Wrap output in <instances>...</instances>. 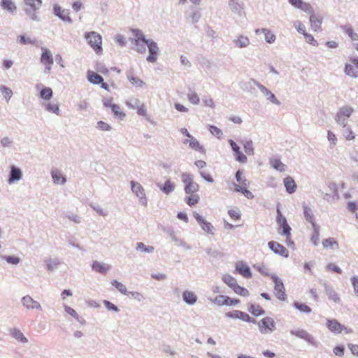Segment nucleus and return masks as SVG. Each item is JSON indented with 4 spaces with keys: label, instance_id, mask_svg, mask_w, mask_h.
I'll list each match as a JSON object with an SVG mask.
<instances>
[{
    "label": "nucleus",
    "instance_id": "5fc2aeb1",
    "mask_svg": "<svg viewBox=\"0 0 358 358\" xmlns=\"http://www.w3.org/2000/svg\"><path fill=\"white\" fill-rule=\"evenodd\" d=\"M344 31L352 41L358 40V34L350 27H345Z\"/></svg>",
    "mask_w": 358,
    "mask_h": 358
},
{
    "label": "nucleus",
    "instance_id": "bb28decb",
    "mask_svg": "<svg viewBox=\"0 0 358 358\" xmlns=\"http://www.w3.org/2000/svg\"><path fill=\"white\" fill-rule=\"evenodd\" d=\"M185 143H189V147L196 151H199L200 152H204L203 147L201 145L199 142L192 136L190 138V140H186Z\"/></svg>",
    "mask_w": 358,
    "mask_h": 358
},
{
    "label": "nucleus",
    "instance_id": "a878e982",
    "mask_svg": "<svg viewBox=\"0 0 358 358\" xmlns=\"http://www.w3.org/2000/svg\"><path fill=\"white\" fill-rule=\"evenodd\" d=\"M92 267L94 271L100 273H106L110 269L109 265L99 262H94Z\"/></svg>",
    "mask_w": 358,
    "mask_h": 358
},
{
    "label": "nucleus",
    "instance_id": "473e14b6",
    "mask_svg": "<svg viewBox=\"0 0 358 358\" xmlns=\"http://www.w3.org/2000/svg\"><path fill=\"white\" fill-rule=\"evenodd\" d=\"M175 189V185L170 180H167L163 186L160 187V189L165 193L166 194H169L172 192Z\"/></svg>",
    "mask_w": 358,
    "mask_h": 358
},
{
    "label": "nucleus",
    "instance_id": "3c124183",
    "mask_svg": "<svg viewBox=\"0 0 358 358\" xmlns=\"http://www.w3.org/2000/svg\"><path fill=\"white\" fill-rule=\"evenodd\" d=\"M272 280L275 285L274 288L275 291H282L285 289L284 285L279 278L277 276H273Z\"/></svg>",
    "mask_w": 358,
    "mask_h": 358
},
{
    "label": "nucleus",
    "instance_id": "338daca9",
    "mask_svg": "<svg viewBox=\"0 0 358 358\" xmlns=\"http://www.w3.org/2000/svg\"><path fill=\"white\" fill-rule=\"evenodd\" d=\"M137 113L138 115L143 117L147 116V109L144 104H140L137 108Z\"/></svg>",
    "mask_w": 358,
    "mask_h": 358
},
{
    "label": "nucleus",
    "instance_id": "2eb2a0df",
    "mask_svg": "<svg viewBox=\"0 0 358 358\" xmlns=\"http://www.w3.org/2000/svg\"><path fill=\"white\" fill-rule=\"evenodd\" d=\"M54 13L55 15L58 16L60 19H62L64 21L68 22H71V19L69 16V10L63 9L61 6L58 5H55Z\"/></svg>",
    "mask_w": 358,
    "mask_h": 358
},
{
    "label": "nucleus",
    "instance_id": "680f3d73",
    "mask_svg": "<svg viewBox=\"0 0 358 358\" xmlns=\"http://www.w3.org/2000/svg\"><path fill=\"white\" fill-rule=\"evenodd\" d=\"M97 128L101 131H109L111 129V127L103 121H99L97 122Z\"/></svg>",
    "mask_w": 358,
    "mask_h": 358
},
{
    "label": "nucleus",
    "instance_id": "e2e57ef3",
    "mask_svg": "<svg viewBox=\"0 0 358 358\" xmlns=\"http://www.w3.org/2000/svg\"><path fill=\"white\" fill-rule=\"evenodd\" d=\"M137 250H141L144 252H152L154 248L152 246L146 247L143 243H138L136 246Z\"/></svg>",
    "mask_w": 358,
    "mask_h": 358
},
{
    "label": "nucleus",
    "instance_id": "dca6fc26",
    "mask_svg": "<svg viewBox=\"0 0 358 358\" xmlns=\"http://www.w3.org/2000/svg\"><path fill=\"white\" fill-rule=\"evenodd\" d=\"M22 303L27 308L41 310V306L39 303L34 300L30 296L27 295L22 299Z\"/></svg>",
    "mask_w": 358,
    "mask_h": 358
},
{
    "label": "nucleus",
    "instance_id": "72a5a7b5",
    "mask_svg": "<svg viewBox=\"0 0 358 358\" xmlns=\"http://www.w3.org/2000/svg\"><path fill=\"white\" fill-rule=\"evenodd\" d=\"M293 306L296 309L303 313H310L312 311L311 308L308 306L298 301H295L293 303Z\"/></svg>",
    "mask_w": 358,
    "mask_h": 358
},
{
    "label": "nucleus",
    "instance_id": "cd10ccee",
    "mask_svg": "<svg viewBox=\"0 0 358 358\" xmlns=\"http://www.w3.org/2000/svg\"><path fill=\"white\" fill-rule=\"evenodd\" d=\"M182 299L188 305H193L197 301V296L194 292H182Z\"/></svg>",
    "mask_w": 358,
    "mask_h": 358
},
{
    "label": "nucleus",
    "instance_id": "393cba45",
    "mask_svg": "<svg viewBox=\"0 0 358 358\" xmlns=\"http://www.w3.org/2000/svg\"><path fill=\"white\" fill-rule=\"evenodd\" d=\"M322 245L326 249L337 250L339 248L338 242L332 237L324 239L322 241Z\"/></svg>",
    "mask_w": 358,
    "mask_h": 358
},
{
    "label": "nucleus",
    "instance_id": "7ed1b4c3",
    "mask_svg": "<svg viewBox=\"0 0 358 358\" xmlns=\"http://www.w3.org/2000/svg\"><path fill=\"white\" fill-rule=\"evenodd\" d=\"M181 180L184 184V190L186 194L196 193L199 190V184L194 180L193 176L190 173H182Z\"/></svg>",
    "mask_w": 358,
    "mask_h": 358
},
{
    "label": "nucleus",
    "instance_id": "c9c22d12",
    "mask_svg": "<svg viewBox=\"0 0 358 358\" xmlns=\"http://www.w3.org/2000/svg\"><path fill=\"white\" fill-rule=\"evenodd\" d=\"M18 42L22 45H33L35 44L36 40L34 38L27 37L21 35L17 37Z\"/></svg>",
    "mask_w": 358,
    "mask_h": 358
},
{
    "label": "nucleus",
    "instance_id": "de8ad7c7",
    "mask_svg": "<svg viewBox=\"0 0 358 358\" xmlns=\"http://www.w3.org/2000/svg\"><path fill=\"white\" fill-rule=\"evenodd\" d=\"M131 31L132 32L134 38L131 40V41H138L139 40L144 41L145 39V35L142 32V31L139 29H131Z\"/></svg>",
    "mask_w": 358,
    "mask_h": 358
},
{
    "label": "nucleus",
    "instance_id": "774afa93",
    "mask_svg": "<svg viewBox=\"0 0 358 358\" xmlns=\"http://www.w3.org/2000/svg\"><path fill=\"white\" fill-rule=\"evenodd\" d=\"M244 150L246 154L252 155L253 153V146L251 141H248L244 144Z\"/></svg>",
    "mask_w": 358,
    "mask_h": 358
},
{
    "label": "nucleus",
    "instance_id": "58836bf2",
    "mask_svg": "<svg viewBox=\"0 0 358 358\" xmlns=\"http://www.w3.org/2000/svg\"><path fill=\"white\" fill-rule=\"evenodd\" d=\"M271 166L279 171H284L285 170V166L281 162L279 159H273L271 160Z\"/></svg>",
    "mask_w": 358,
    "mask_h": 358
},
{
    "label": "nucleus",
    "instance_id": "ddd939ff",
    "mask_svg": "<svg viewBox=\"0 0 358 358\" xmlns=\"http://www.w3.org/2000/svg\"><path fill=\"white\" fill-rule=\"evenodd\" d=\"M269 248L275 254H278L283 257L289 256L288 250L282 245L275 241H270L268 243Z\"/></svg>",
    "mask_w": 358,
    "mask_h": 358
},
{
    "label": "nucleus",
    "instance_id": "6ab92c4d",
    "mask_svg": "<svg viewBox=\"0 0 358 358\" xmlns=\"http://www.w3.org/2000/svg\"><path fill=\"white\" fill-rule=\"evenodd\" d=\"M194 217L196 220L201 228L208 233H211L213 230V225L206 222L199 214L197 213H194Z\"/></svg>",
    "mask_w": 358,
    "mask_h": 358
},
{
    "label": "nucleus",
    "instance_id": "79ce46f5",
    "mask_svg": "<svg viewBox=\"0 0 358 358\" xmlns=\"http://www.w3.org/2000/svg\"><path fill=\"white\" fill-rule=\"evenodd\" d=\"M345 72L348 76L351 77H357L358 73L357 70L354 67V66L350 64H345Z\"/></svg>",
    "mask_w": 358,
    "mask_h": 358
},
{
    "label": "nucleus",
    "instance_id": "8fccbe9b",
    "mask_svg": "<svg viewBox=\"0 0 358 358\" xmlns=\"http://www.w3.org/2000/svg\"><path fill=\"white\" fill-rule=\"evenodd\" d=\"M208 129L210 132L217 138H221L223 136V133L220 129L217 127L216 126L209 125Z\"/></svg>",
    "mask_w": 358,
    "mask_h": 358
},
{
    "label": "nucleus",
    "instance_id": "c756f323",
    "mask_svg": "<svg viewBox=\"0 0 358 358\" xmlns=\"http://www.w3.org/2000/svg\"><path fill=\"white\" fill-rule=\"evenodd\" d=\"M22 177V173L20 169L15 166H11L10 176L8 180L9 183H12L15 180H19Z\"/></svg>",
    "mask_w": 358,
    "mask_h": 358
},
{
    "label": "nucleus",
    "instance_id": "f704fd0d",
    "mask_svg": "<svg viewBox=\"0 0 358 358\" xmlns=\"http://www.w3.org/2000/svg\"><path fill=\"white\" fill-rule=\"evenodd\" d=\"M130 299L136 301L137 302L143 301L145 297L141 292H123Z\"/></svg>",
    "mask_w": 358,
    "mask_h": 358
},
{
    "label": "nucleus",
    "instance_id": "603ef678",
    "mask_svg": "<svg viewBox=\"0 0 358 358\" xmlns=\"http://www.w3.org/2000/svg\"><path fill=\"white\" fill-rule=\"evenodd\" d=\"M228 214L234 220H238L241 218V213L237 208L229 210Z\"/></svg>",
    "mask_w": 358,
    "mask_h": 358
},
{
    "label": "nucleus",
    "instance_id": "4468645a",
    "mask_svg": "<svg viewBox=\"0 0 358 358\" xmlns=\"http://www.w3.org/2000/svg\"><path fill=\"white\" fill-rule=\"evenodd\" d=\"M132 192L141 199L143 205H146V199L143 187L138 182H131Z\"/></svg>",
    "mask_w": 358,
    "mask_h": 358
},
{
    "label": "nucleus",
    "instance_id": "69168bd1",
    "mask_svg": "<svg viewBox=\"0 0 358 358\" xmlns=\"http://www.w3.org/2000/svg\"><path fill=\"white\" fill-rule=\"evenodd\" d=\"M226 300H227V299H226V296L219 295L215 297L214 302L219 306H224L226 303Z\"/></svg>",
    "mask_w": 358,
    "mask_h": 358
},
{
    "label": "nucleus",
    "instance_id": "ea45409f",
    "mask_svg": "<svg viewBox=\"0 0 358 358\" xmlns=\"http://www.w3.org/2000/svg\"><path fill=\"white\" fill-rule=\"evenodd\" d=\"M229 6L234 12L241 13L243 10V3L238 2L237 0H230Z\"/></svg>",
    "mask_w": 358,
    "mask_h": 358
},
{
    "label": "nucleus",
    "instance_id": "37998d69",
    "mask_svg": "<svg viewBox=\"0 0 358 358\" xmlns=\"http://www.w3.org/2000/svg\"><path fill=\"white\" fill-rule=\"evenodd\" d=\"M40 96L42 99L48 100L52 96V90L50 87H44L40 92Z\"/></svg>",
    "mask_w": 358,
    "mask_h": 358
},
{
    "label": "nucleus",
    "instance_id": "6e6d98bb",
    "mask_svg": "<svg viewBox=\"0 0 358 358\" xmlns=\"http://www.w3.org/2000/svg\"><path fill=\"white\" fill-rule=\"evenodd\" d=\"M259 89L262 90V92H264L265 94H266L267 96H269V99L273 102V103H278V100L276 99L275 95L273 94H272L269 90H268L265 87H264L263 85H260L259 86Z\"/></svg>",
    "mask_w": 358,
    "mask_h": 358
},
{
    "label": "nucleus",
    "instance_id": "09e8293b",
    "mask_svg": "<svg viewBox=\"0 0 358 358\" xmlns=\"http://www.w3.org/2000/svg\"><path fill=\"white\" fill-rule=\"evenodd\" d=\"M250 40L248 37L241 36L236 41V44L240 48H244L249 45Z\"/></svg>",
    "mask_w": 358,
    "mask_h": 358
},
{
    "label": "nucleus",
    "instance_id": "39448f33",
    "mask_svg": "<svg viewBox=\"0 0 358 358\" xmlns=\"http://www.w3.org/2000/svg\"><path fill=\"white\" fill-rule=\"evenodd\" d=\"M259 329L261 334H267L272 333L275 329V323L273 318L266 317L258 322Z\"/></svg>",
    "mask_w": 358,
    "mask_h": 358
},
{
    "label": "nucleus",
    "instance_id": "e433bc0d",
    "mask_svg": "<svg viewBox=\"0 0 358 358\" xmlns=\"http://www.w3.org/2000/svg\"><path fill=\"white\" fill-rule=\"evenodd\" d=\"M128 79L130 83L136 87H143L145 85L143 80L133 75L128 76Z\"/></svg>",
    "mask_w": 358,
    "mask_h": 358
},
{
    "label": "nucleus",
    "instance_id": "864d4df0",
    "mask_svg": "<svg viewBox=\"0 0 358 358\" xmlns=\"http://www.w3.org/2000/svg\"><path fill=\"white\" fill-rule=\"evenodd\" d=\"M299 9L309 14L310 15L314 13L313 6L309 3L306 2H303Z\"/></svg>",
    "mask_w": 358,
    "mask_h": 358
},
{
    "label": "nucleus",
    "instance_id": "7c9ffc66",
    "mask_svg": "<svg viewBox=\"0 0 358 358\" xmlns=\"http://www.w3.org/2000/svg\"><path fill=\"white\" fill-rule=\"evenodd\" d=\"M189 195L185 198L186 203L189 206H193L199 202L200 196L196 193L189 194Z\"/></svg>",
    "mask_w": 358,
    "mask_h": 358
},
{
    "label": "nucleus",
    "instance_id": "412c9836",
    "mask_svg": "<svg viewBox=\"0 0 358 358\" xmlns=\"http://www.w3.org/2000/svg\"><path fill=\"white\" fill-rule=\"evenodd\" d=\"M151 40L144 41H131L132 44L134 45V50L138 53L143 54L146 51V47L148 46V42H150Z\"/></svg>",
    "mask_w": 358,
    "mask_h": 358
},
{
    "label": "nucleus",
    "instance_id": "423d86ee",
    "mask_svg": "<svg viewBox=\"0 0 358 358\" xmlns=\"http://www.w3.org/2000/svg\"><path fill=\"white\" fill-rule=\"evenodd\" d=\"M326 325L328 329L334 334H340L342 331H345V334H351L352 332L351 329H348L342 325L335 319L327 320Z\"/></svg>",
    "mask_w": 358,
    "mask_h": 358
},
{
    "label": "nucleus",
    "instance_id": "aec40b11",
    "mask_svg": "<svg viewBox=\"0 0 358 358\" xmlns=\"http://www.w3.org/2000/svg\"><path fill=\"white\" fill-rule=\"evenodd\" d=\"M255 33L257 34H264L265 40L268 43H272L275 41V36L268 29H257Z\"/></svg>",
    "mask_w": 358,
    "mask_h": 358
},
{
    "label": "nucleus",
    "instance_id": "4c0bfd02",
    "mask_svg": "<svg viewBox=\"0 0 358 358\" xmlns=\"http://www.w3.org/2000/svg\"><path fill=\"white\" fill-rule=\"evenodd\" d=\"M52 177L55 183L64 184L66 182L65 178L60 172L57 171H54L52 172Z\"/></svg>",
    "mask_w": 358,
    "mask_h": 358
},
{
    "label": "nucleus",
    "instance_id": "c85d7f7f",
    "mask_svg": "<svg viewBox=\"0 0 358 358\" xmlns=\"http://www.w3.org/2000/svg\"><path fill=\"white\" fill-rule=\"evenodd\" d=\"M1 6L10 13H13L17 9L15 3L12 0H1Z\"/></svg>",
    "mask_w": 358,
    "mask_h": 358
},
{
    "label": "nucleus",
    "instance_id": "5701e85b",
    "mask_svg": "<svg viewBox=\"0 0 358 358\" xmlns=\"http://www.w3.org/2000/svg\"><path fill=\"white\" fill-rule=\"evenodd\" d=\"M284 185L286 188V190L288 193L292 194L296 191V185L294 180L290 177L287 176L284 179Z\"/></svg>",
    "mask_w": 358,
    "mask_h": 358
},
{
    "label": "nucleus",
    "instance_id": "0eeeda50",
    "mask_svg": "<svg viewBox=\"0 0 358 358\" xmlns=\"http://www.w3.org/2000/svg\"><path fill=\"white\" fill-rule=\"evenodd\" d=\"M354 110L352 107L345 106L340 108L336 116V121L337 123L345 127V121L349 118Z\"/></svg>",
    "mask_w": 358,
    "mask_h": 358
},
{
    "label": "nucleus",
    "instance_id": "20e7f679",
    "mask_svg": "<svg viewBox=\"0 0 358 358\" xmlns=\"http://www.w3.org/2000/svg\"><path fill=\"white\" fill-rule=\"evenodd\" d=\"M26 6L25 12L33 20H38L36 11L42 5V0H24Z\"/></svg>",
    "mask_w": 358,
    "mask_h": 358
},
{
    "label": "nucleus",
    "instance_id": "a211bd4d",
    "mask_svg": "<svg viewBox=\"0 0 358 358\" xmlns=\"http://www.w3.org/2000/svg\"><path fill=\"white\" fill-rule=\"evenodd\" d=\"M223 280L231 289H234V291H245L244 288L238 285L236 280L229 275H224Z\"/></svg>",
    "mask_w": 358,
    "mask_h": 358
},
{
    "label": "nucleus",
    "instance_id": "bf43d9fd",
    "mask_svg": "<svg viewBox=\"0 0 358 358\" xmlns=\"http://www.w3.org/2000/svg\"><path fill=\"white\" fill-rule=\"evenodd\" d=\"M0 91L1 92L4 98L7 100L10 99L13 94L11 90L3 85L0 86Z\"/></svg>",
    "mask_w": 358,
    "mask_h": 358
},
{
    "label": "nucleus",
    "instance_id": "f3484780",
    "mask_svg": "<svg viewBox=\"0 0 358 358\" xmlns=\"http://www.w3.org/2000/svg\"><path fill=\"white\" fill-rule=\"evenodd\" d=\"M310 23L311 28L315 31L321 30V24L322 23V17L320 15L315 14L313 13L310 15Z\"/></svg>",
    "mask_w": 358,
    "mask_h": 358
},
{
    "label": "nucleus",
    "instance_id": "f03ea898",
    "mask_svg": "<svg viewBox=\"0 0 358 358\" xmlns=\"http://www.w3.org/2000/svg\"><path fill=\"white\" fill-rule=\"evenodd\" d=\"M84 38L97 55L102 54V37L99 33L94 31H88L84 34Z\"/></svg>",
    "mask_w": 358,
    "mask_h": 358
},
{
    "label": "nucleus",
    "instance_id": "1a4fd4ad",
    "mask_svg": "<svg viewBox=\"0 0 358 358\" xmlns=\"http://www.w3.org/2000/svg\"><path fill=\"white\" fill-rule=\"evenodd\" d=\"M235 273L239 274L245 278H251L252 275L249 266L243 261L235 263Z\"/></svg>",
    "mask_w": 358,
    "mask_h": 358
},
{
    "label": "nucleus",
    "instance_id": "f257e3e1",
    "mask_svg": "<svg viewBox=\"0 0 358 358\" xmlns=\"http://www.w3.org/2000/svg\"><path fill=\"white\" fill-rule=\"evenodd\" d=\"M236 179L238 184H234V190L237 192H241L248 199H252L254 195L248 189L250 182L243 176L242 171H238L236 173Z\"/></svg>",
    "mask_w": 358,
    "mask_h": 358
},
{
    "label": "nucleus",
    "instance_id": "4be33fe9",
    "mask_svg": "<svg viewBox=\"0 0 358 358\" xmlns=\"http://www.w3.org/2000/svg\"><path fill=\"white\" fill-rule=\"evenodd\" d=\"M9 332L10 336L15 338L17 341L21 342L22 343L28 342L27 338L24 336L22 332L19 329L10 328L9 329Z\"/></svg>",
    "mask_w": 358,
    "mask_h": 358
},
{
    "label": "nucleus",
    "instance_id": "6e6552de",
    "mask_svg": "<svg viewBox=\"0 0 358 358\" xmlns=\"http://www.w3.org/2000/svg\"><path fill=\"white\" fill-rule=\"evenodd\" d=\"M290 334L293 336H295L299 338L303 339L307 341L310 345L317 347L318 343L315 341V338L310 334L307 331L304 329H293L290 331Z\"/></svg>",
    "mask_w": 358,
    "mask_h": 358
},
{
    "label": "nucleus",
    "instance_id": "b1692460",
    "mask_svg": "<svg viewBox=\"0 0 358 358\" xmlns=\"http://www.w3.org/2000/svg\"><path fill=\"white\" fill-rule=\"evenodd\" d=\"M280 228L282 229V234L286 236V243L287 245H294V242L291 241V227L289 226L287 222L283 224L280 226Z\"/></svg>",
    "mask_w": 358,
    "mask_h": 358
},
{
    "label": "nucleus",
    "instance_id": "a18cd8bd",
    "mask_svg": "<svg viewBox=\"0 0 358 358\" xmlns=\"http://www.w3.org/2000/svg\"><path fill=\"white\" fill-rule=\"evenodd\" d=\"M303 214H304V217H305L306 220L308 222H309L310 223H311L312 226H314V224H317L314 221L312 212L309 208H308L306 206L304 207Z\"/></svg>",
    "mask_w": 358,
    "mask_h": 358
},
{
    "label": "nucleus",
    "instance_id": "a19ab883",
    "mask_svg": "<svg viewBox=\"0 0 358 358\" xmlns=\"http://www.w3.org/2000/svg\"><path fill=\"white\" fill-rule=\"evenodd\" d=\"M313 228L314 231L311 237V241L315 245H316L318 243L320 238V227L317 224H314Z\"/></svg>",
    "mask_w": 358,
    "mask_h": 358
},
{
    "label": "nucleus",
    "instance_id": "9b49d317",
    "mask_svg": "<svg viewBox=\"0 0 358 358\" xmlns=\"http://www.w3.org/2000/svg\"><path fill=\"white\" fill-rule=\"evenodd\" d=\"M42 55L41 57V62L42 64L45 65V71L47 73H50L52 64H53V58L51 52L45 48H42Z\"/></svg>",
    "mask_w": 358,
    "mask_h": 358
},
{
    "label": "nucleus",
    "instance_id": "c03bdc74",
    "mask_svg": "<svg viewBox=\"0 0 358 358\" xmlns=\"http://www.w3.org/2000/svg\"><path fill=\"white\" fill-rule=\"evenodd\" d=\"M249 311L255 316L264 314V310L259 305L255 304L251 305Z\"/></svg>",
    "mask_w": 358,
    "mask_h": 358
},
{
    "label": "nucleus",
    "instance_id": "9d476101",
    "mask_svg": "<svg viewBox=\"0 0 358 358\" xmlns=\"http://www.w3.org/2000/svg\"><path fill=\"white\" fill-rule=\"evenodd\" d=\"M87 80L91 83L94 84V85L101 84V87L103 89L106 90L107 91H109L108 85L106 83H103V78L101 76H99V74H97L96 73H95L94 71H88L87 73Z\"/></svg>",
    "mask_w": 358,
    "mask_h": 358
},
{
    "label": "nucleus",
    "instance_id": "13d9d810",
    "mask_svg": "<svg viewBox=\"0 0 358 358\" xmlns=\"http://www.w3.org/2000/svg\"><path fill=\"white\" fill-rule=\"evenodd\" d=\"M45 108L47 110H48L51 113H55L57 115L59 114V106L56 103H48V104H46Z\"/></svg>",
    "mask_w": 358,
    "mask_h": 358
},
{
    "label": "nucleus",
    "instance_id": "4d7b16f0",
    "mask_svg": "<svg viewBox=\"0 0 358 358\" xmlns=\"http://www.w3.org/2000/svg\"><path fill=\"white\" fill-rule=\"evenodd\" d=\"M188 100L194 105H197L199 103V97L197 94L194 92H190L187 95Z\"/></svg>",
    "mask_w": 358,
    "mask_h": 358
},
{
    "label": "nucleus",
    "instance_id": "49530a36",
    "mask_svg": "<svg viewBox=\"0 0 358 358\" xmlns=\"http://www.w3.org/2000/svg\"><path fill=\"white\" fill-rule=\"evenodd\" d=\"M64 310L66 313L76 318L78 322L83 323L84 320L80 318L76 311L68 306H64Z\"/></svg>",
    "mask_w": 358,
    "mask_h": 358
},
{
    "label": "nucleus",
    "instance_id": "f8f14e48",
    "mask_svg": "<svg viewBox=\"0 0 358 358\" xmlns=\"http://www.w3.org/2000/svg\"><path fill=\"white\" fill-rule=\"evenodd\" d=\"M148 46L149 50V55L147 57V61L151 63H154L157 59V56L159 55V49L158 48L157 44L153 41H150V42H148Z\"/></svg>",
    "mask_w": 358,
    "mask_h": 358
},
{
    "label": "nucleus",
    "instance_id": "052dcab7",
    "mask_svg": "<svg viewBox=\"0 0 358 358\" xmlns=\"http://www.w3.org/2000/svg\"><path fill=\"white\" fill-rule=\"evenodd\" d=\"M238 319L242 320L243 321L248 322H252L255 323L256 321L255 319L251 318L248 314H246L244 312H242L240 310Z\"/></svg>",
    "mask_w": 358,
    "mask_h": 358
},
{
    "label": "nucleus",
    "instance_id": "2f4dec72",
    "mask_svg": "<svg viewBox=\"0 0 358 358\" xmlns=\"http://www.w3.org/2000/svg\"><path fill=\"white\" fill-rule=\"evenodd\" d=\"M110 109L115 117H118L120 120H122L125 117L126 114L122 110L119 105L115 103L114 105L111 106Z\"/></svg>",
    "mask_w": 358,
    "mask_h": 358
},
{
    "label": "nucleus",
    "instance_id": "0e129e2a",
    "mask_svg": "<svg viewBox=\"0 0 358 358\" xmlns=\"http://www.w3.org/2000/svg\"><path fill=\"white\" fill-rule=\"evenodd\" d=\"M103 303H104L106 308L108 310H113L116 313L119 311V308H117V306H116L115 304L112 303L111 302L104 300Z\"/></svg>",
    "mask_w": 358,
    "mask_h": 358
}]
</instances>
